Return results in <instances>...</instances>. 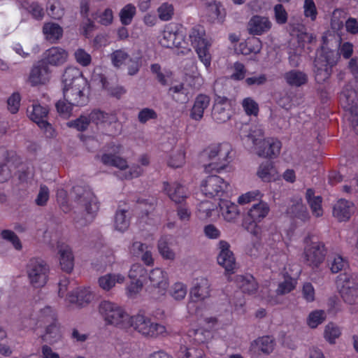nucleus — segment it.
I'll return each instance as SVG.
<instances>
[{
	"label": "nucleus",
	"instance_id": "63",
	"mask_svg": "<svg viewBox=\"0 0 358 358\" xmlns=\"http://www.w3.org/2000/svg\"><path fill=\"white\" fill-rule=\"evenodd\" d=\"M77 63L83 66H87L91 64L92 57L83 48H78L74 53Z\"/></svg>",
	"mask_w": 358,
	"mask_h": 358
},
{
	"label": "nucleus",
	"instance_id": "36",
	"mask_svg": "<svg viewBox=\"0 0 358 358\" xmlns=\"http://www.w3.org/2000/svg\"><path fill=\"white\" fill-rule=\"evenodd\" d=\"M352 206V203L345 199H340L334 206L333 215L340 222L348 220L351 215Z\"/></svg>",
	"mask_w": 358,
	"mask_h": 358
},
{
	"label": "nucleus",
	"instance_id": "48",
	"mask_svg": "<svg viewBox=\"0 0 358 358\" xmlns=\"http://www.w3.org/2000/svg\"><path fill=\"white\" fill-rule=\"evenodd\" d=\"M182 358H205V353L201 347L182 345L180 349Z\"/></svg>",
	"mask_w": 358,
	"mask_h": 358
},
{
	"label": "nucleus",
	"instance_id": "42",
	"mask_svg": "<svg viewBox=\"0 0 358 358\" xmlns=\"http://www.w3.org/2000/svg\"><path fill=\"white\" fill-rule=\"evenodd\" d=\"M168 94L177 103H185L189 100L188 91L183 83L169 87Z\"/></svg>",
	"mask_w": 358,
	"mask_h": 358
},
{
	"label": "nucleus",
	"instance_id": "27",
	"mask_svg": "<svg viewBox=\"0 0 358 358\" xmlns=\"http://www.w3.org/2000/svg\"><path fill=\"white\" fill-rule=\"evenodd\" d=\"M164 190L169 197L176 203H182L187 198L185 188L180 183L170 184L168 182H164Z\"/></svg>",
	"mask_w": 358,
	"mask_h": 358
},
{
	"label": "nucleus",
	"instance_id": "46",
	"mask_svg": "<svg viewBox=\"0 0 358 358\" xmlns=\"http://www.w3.org/2000/svg\"><path fill=\"white\" fill-rule=\"evenodd\" d=\"M101 162L105 165L115 166L121 170L126 169L128 167L125 159L113 154H103L101 157Z\"/></svg>",
	"mask_w": 358,
	"mask_h": 358
},
{
	"label": "nucleus",
	"instance_id": "14",
	"mask_svg": "<svg viewBox=\"0 0 358 358\" xmlns=\"http://www.w3.org/2000/svg\"><path fill=\"white\" fill-rule=\"evenodd\" d=\"M305 242L306 246L302 255L303 263L312 268H317L325 259V245L320 241L308 243V238H306Z\"/></svg>",
	"mask_w": 358,
	"mask_h": 358
},
{
	"label": "nucleus",
	"instance_id": "38",
	"mask_svg": "<svg viewBox=\"0 0 358 358\" xmlns=\"http://www.w3.org/2000/svg\"><path fill=\"white\" fill-rule=\"evenodd\" d=\"M22 8L37 21H41L45 16V11L41 4L37 1L24 0L22 3Z\"/></svg>",
	"mask_w": 358,
	"mask_h": 358
},
{
	"label": "nucleus",
	"instance_id": "23",
	"mask_svg": "<svg viewBox=\"0 0 358 358\" xmlns=\"http://www.w3.org/2000/svg\"><path fill=\"white\" fill-rule=\"evenodd\" d=\"M2 155L4 157L5 162L0 164V182L7 181L11 177V171L7 167V163H12L15 166H17L20 163V158L15 152L12 150H3Z\"/></svg>",
	"mask_w": 358,
	"mask_h": 358
},
{
	"label": "nucleus",
	"instance_id": "31",
	"mask_svg": "<svg viewBox=\"0 0 358 358\" xmlns=\"http://www.w3.org/2000/svg\"><path fill=\"white\" fill-rule=\"evenodd\" d=\"M283 78L289 86L299 87L307 84L308 75L300 70L292 69L285 72Z\"/></svg>",
	"mask_w": 358,
	"mask_h": 358
},
{
	"label": "nucleus",
	"instance_id": "3",
	"mask_svg": "<svg viewBox=\"0 0 358 358\" xmlns=\"http://www.w3.org/2000/svg\"><path fill=\"white\" fill-rule=\"evenodd\" d=\"M125 330L132 328L145 338H156L166 334L165 326L152 321L151 318L141 313L129 317Z\"/></svg>",
	"mask_w": 358,
	"mask_h": 358
},
{
	"label": "nucleus",
	"instance_id": "4",
	"mask_svg": "<svg viewBox=\"0 0 358 358\" xmlns=\"http://www.w3.org/2000/svg\"><path fill=\"white\" fill-rule=\"evenodd\" d=\"M247 137L256 147L258 156L273 159L279 155L282 147L281 142L275 138H263L262 129L255 127L250 130Z\"/></svg>",
	"mask_w": 358,
	"mask_h": 358
},
{
	"label": "nucleus",
	"instance_id": "6",
	"mask_svg": "<svg viewBox=\"0 0 358 358\" xmlns=\"http://www.w3.org/2000/svg\"><path fill=\"white\" fill-rule=\"evenodd\" d=\"M337 62L338 56L334 50L322 48L317 53L314 61L315 81L320 84L326 82L331 74L332 67Z\"/></svg>",
	"mask_w": 358,
	"mask_h": 358
},
{
	"label": "nucleus",
	"instance_id": "28",
	"mask_svg": "<svg viewBox=\"0 0 358 358\" xmlns=\"http://www.w3.org/2000/svg\"><path fill=\"white\" fill-rule=\"evenodd\" d=\"M234 282L243 293L253 294L257 291L258 284L251 274L237 275Z\"/></svg>",
	"mask_w": 358,
	"mask_h": 358
},
{
	"label": "nucleus",
	"instance_id": "24",
	"mask_svg": "<svg viewBox=\"0 0 358 358\" xmlns=\"http://www.w3.org/2000/svg\"><path fill=\"white\" fill-rule=\"evenodd\" d=\"M68 57V52L60 47H52L44 53V62L48 65L59 66L63 64Z\"/></svg>",
	"mask_w": 358,
	"mask_h": 358
},
{
	"label": "nucleus",
	"instance_id": "51",
	"mask_svg": "<svg viewBox=\"0 0 358 358\" xmlns=\"http://www.w3.org/2000/svg\"><path fill=\"white\" fill-rule=\"evenodd\" d=\"M326 319V313L322 310H316L312 311L307 319L308 325L312 328H316L322 324Z\"/></svg>",
	"mask_w": 358,
	"mask_h": 358
},
{
	"label": "nucleus",
	"instance_id": "25",
	"mask_svg": "<svg viewBox=\"0 0 358 358\" xmlns=\"http://www.w3.org/2000/svg\"><path fill=\"white\" fill-rule=\"evenodd\" d=\"M50 78V71L48 65L43 62L34 66L29 75V81L32 85L45 84Z\"/></svg>",
	"mask_w": 358,
	"mask_h": 358
},
{
	"label": "nucleus",
	"instance_id": "29",
	"mask_svg": "<svg viewBox=\"0 0 358 358\" xmlns=\"http://www.w3.org/2000/svg\"><path fill=\"white\" fill-rule=\"evenodd\" d=\"M210 97L203 94H199L196 96L193 106L190 110V117L196 121L202 119L205 110L210 104Z\"/></svg>",
	"mask_w": 358,
	"mask_h": 358
},
{
	"label": "nucleus",
	"instance_id": "9",
	"mask_svg": "<svg viewBox=\"0 0 358 358\" xmlns=\"http://www.w3.org/2000/svg\"><path fill=\"white\" fill-rule=\"evenodd\" d=\"M99 310L107 324L124 329L128 324L129 315L114 303L103 301L99 304Z\"/></svg>",
	"mask_w": 358,
	"mask_h": 358
},
{
	"label": "nucleus",
	"instance_id": "57",
	"mask_svg": "<svg viewBox=\"0 0 358 358\" xmlns=\"http://www.w3.org/2000/svg\"><path fill=\"white\" fill-rule=\"evenodd\" d=\"M147 271L143 266L139 264H134L129 271V277L131 280H140L144 281L146 278Z\"/></svg>",
	"mask_w": 358,
	"mask_h": 358
},
{
	"label": "nucleus",
	"instance_id": "22",
	"mask_svg": "<svg viewBox=\"0 0 358 358\" xmlns=\"http://www.w3.org/2000/svg\"><path fill=\"white\" fill-rule=\"evenodd\" d=\"M271 25V22L268 17L255 15L250 20L248 29L250 34L259 36L268 31Z\"/></svg>",
	"mask_w": 358,
	"mask_h": 358
},
{
	"label": "nucleus",
	"instance_id": "35",
	"mask_svg": "<svg viewBox=\"0 0 358 358\" xmlns=\"http://www.w3.org/2000/svg\"><path fill=\"white\" fill-rule=\"evenodd\" d=\"M220 213L227 222L234 221L238 215V206L231 201L223 199L218 203Z\"/></svg>",
	"mask_w": 358,
	"mask_h": 358
},
{
	"label": "nucleus",
	"instance_id": "20",
	"mask_svg": "<svg viewBox=\"0 0 358 358\" xmlns=\"http://www.w3.org/2000/svg\"><path fill=\"white\" fill-rule=\"evenodd\" d=\"M229 244L225 241L219 242L220 250L217 256V263L222 266L228 273H233L236 268V259L229 249Z\"/></svg>",
	"mask_w": 358,
	"mask_h": 358
},
{
	"label": "nucleus",
	"instance_id": "7",
	"mask_svg": "<svg viewBox=\"0 0 358 358\" xmlns=\"http://www.w3.org/2000/svg\"><path fill=\"white\" fill-rule=\"evenodd\" d=\"M189 38L201 62L206 67L210 66L211 55L209 49L211 43L206 36L205 28L200 24L194 26L189 31Z\"/></svg>",
	"mask_w": 358,
	"mask_h": 358
},
{
	"label": "nucleus",
	"instance_id": "61",
	"mask_svg": "<svg viewBox=\"0 0 358 358\" xmlns=\"http://www.w3.org/2000/svg\"><path fill=\"white\" fill-rule=\"evenodd\" d=\"M263 194L259 190H253L248 192L241 195L238 199V203L243 205L249 203L251 201L262 199Z\"/></svg>",
	"mask_w": 358,
	"mask_h": 358
},
{
	"label": "nucleus",
	"instance_id": "39",
	"mask_svg": "<svg viewBox=\"0 0 358 358\" xmlns=\"http://www.w3.org/2000/svg\"><path fill=\"white\" fill-rule=\"evenodd\" d=\"M287 214L293 218L299 219L303 222L310 218L309 213L302 202L296 201L287 209Z\"/></svg>",
	"mask_w": 358,
	"mask_h": 358
},
{
	"label": "nucleus",
	"instance_id": "17",
	"mask_svg": "<svg viewBox=\"0 0 358 358\" xmlns=\"http://www.w3.org/2000/svg\"><path fill=\"white\" fill-rule=\"evenodd\" d=\"M353 94H356L355 91L350 90V86L346 85L340 94V101L345 110L350 113L351 126L358 134V106L353 98Z\"/></svg>",
	"mask_w": 358,
	"mask_h": 358
},
{
	"label": "nucleus",
	"instance_id": "21",
	"mask_svg": "<svg viewBox=\"0 0 358 358\" xmlns=\"http://www.w3.org/2000/svg\"><path fill=\"white\" fill-rule=\"evenodd\" d=\"M59 264L63 271L69 273L74 266V256L71 247L64 243H57Z\"/></svg>",
	"mask_w": 358,
	"mask_h": 358
},
{
	"label": "nucleus",
	"instance_id": "1",
	"mask_svg": "<svg viewBox=\"0 0 358 358\" xmlns=\"http://www.w3.org/2000/svg\"><path fill=\"white\" fill-rule=\"evenodd\" d=\"M63 94L66 102L74 106H83L88 97L83 93L84 80L82 72L77 68L68 67L62 75Z\"/></svg>",
	"mask_w": 358,
	"mask_h": 358
},
{
	"label": "nucleus",
	"instance_id": "26",
	"mask_svg": "<svg viewBox=\"0 0 358 358\" xmlns=\"http://www.w3.org/2000/svg\"><path fill=\"white\" fill-rule=\"evenodd\" d=\"M187 338L191 346L199 347L200 345L208 343L211 339L212 332L201 327L190 329L187 331Z\"/></svg>",
	"mask_w": 358,
	"mask_h": 358
},
{
	"label": "nucleus",
	"instance_id": "13",
	"mask_svg": "<svg viewBox=\"0 0 358 358\" xmlns=\"http://www.w3.org/2000/svg\"><path fill=\"white\" fill-rule=\"evenodd\" d=\"M184 38L182 26L171 22L164 26L159 37V43L162 47L166 48H180L184 42Z\"/></svg>",
	"mask_w": 358,
	"mask_h": 358
},
{
	"label": "nucleus",
	"instance_id": "64",
	"mask_svg": "<svg viewBox=\"0 0 358 358\" xmlns=\"http://www.w3.org/2000/svg\"><path fill=\"white\" fill-rule=\"evenodd\" d=\"M55 106L58 113L61 116L67 118L70 117L73 110V106H74L69 103V102H66L64 99V100L58 101L56 103Z\"/></svg>",
	"mask_w": 358,
	"mask_h": 358
},
{
	"label": "nucleus",
	"instance_id": "10",
	"mask_svg": "<svg viewBox=\"0 0 358 358\" xmlns=\"http://www.w3.org/2000/svg\"><path fill=\"white\" fill-rule=\"evenodd\" d=\"M27 273L31 285L35 288H41L48 281L49 267L41 259L31 258L27 264Z\"/></svg>",
	"mask_w": 358,
	"mask_h": 358
},
{
	"label": "nucleus",
	"instance_id": "16",
	"mask_svg": "<svg viewBox=\"0 0 358 358\" xmlns=\"http://www.w3.org/2000/svg\"><path fill=\"white\" fill-rule=\"evenodd\" d=\"M73 192L76 194V201L85 206L87 215L92 220L99 208V202L94 193L90 189L80 186L73 187Z\"/></svg>",
	"mask_w": 358,
	"mask_h": 358
},
{
	"label": "nucleus",
	"instance_id": "5",
	"mask_svg": "<svg viewBox=\"0 0 358 358\" xmlns=\"http://www.w3.org/2000/svg\"><path fill=\"white\" fill-rule=\"evenodd\" d=\"M232 150L231 145L228 143L212 144L208 146L201 153L203 157H207L212 161L205 166V170H215L220 172L223 170L229 162V155Z\"/></svg>",
	"mask_w": 358,
	"mask_h": 358
},
{
	"label": "nucleus",
	"instance_id": "37",
	"mask_svg": "<svg viewBox=\"0 0 358 358\" xmlns=\"http://www.w3.org/2000/svg\"><path fill=\"white\" fill-rule=\"evenodd\" d=\"M306 199L310 207L313 215L317 217L322 216L323 214L322 197L320 196H315L314 189L308 188L306 192Z\"/></svg>",
	"mask_w": 358,
	"mask_h": 358
},
{
	"label": "nucleus",
	"instance_id": "50",
	"mask_svg": "<svg viewBox=\"0 0 358 358\" xmlns=\"http://www.w3.org/2000/svg\"><path fill=\"white\" fill-rule=\"evenodd\" d=\"M127 210H117L115 215V227L120 231H124L129 226V219L127 217Z\"/></svg>",
	"mask_w": 358,
	"mask_h": 358
},
{
	"label": "nucleus",
	"instance_id": "33",
	"mask_svg": "<svg viewBox=\"0 0 358 358\" xmlns=\"http://www.w3.org/2000/svg\"><path fill=\"white\" fill-rule=\"evenodd\" d=\"M210 284L206 278H201L190 290V296L194 301L203 300L210 296Z\"/></svg>",
	"mask_w": 358,
	"mask_h": 358
},
{
	"label": "nucleus",
	"instance_id": "32",
	"mask_svg": "<svg viewBox=\"0 0 358 358\" xmlns=\"http://www.w3.org/2000/svg\"><path fill=\"white\" fill-rule=\"evenodd\" d=\"M262 48L261 40L252 35L248 37L246 40L241 42L238 45V52L244 55H249L252 53H259Z\"/></svg>",
	"mask_w": 358,
	"mask_h": 358
},
{
	"label": "nucleus",
	"instance_id": "58",
	"mask_svg": "<svg viewBox=\"0 0 358 358\" xmlns=\"http://www.w3.org/2000/svg\"><path fill=\"white\" fill-rule=\"evenodd\" d=\"M157 13L161 20L168 21L172 18L174 8L172 4L164 3L158 8Z\"/></svg>",
	"mask_w": 358,
	"mask_h": 358
},
{
	"label": "nucleus",
	"instance_id": "41",
	"mask_svg": "<svg viewBox=\"0 0 358 358\" xmlns=\"http://www.w3.org/2000/svg\"><path fill=\"white\" fill-rule=\"evenodd\" d=\"M43 31L47 39L53 43H56L63 36V29L56 23H45L43 27Z\"/></svg>",
	"mask_w": 358,
	"mask_h": 358
},
{
	"label": "nucleus",
	"instance_id": "18",
	"mask_svg": "<svg viewBox=\"0 0 358 358\" xmlns=\"http://www.w3.org/2000/svg\"><path fill=\"white\" fill-rule=\"evenodd\" d=\"M231 101L226 96L217 95L212 111L213 120L219 124L224 123L231 118Z\"/></svg>",
	"mask_w": 358,
	"mask_h": 358
},
{
	"label": "nucleus",
	"instance_id": "40",
	"mask_svg": "<svg viewBox=\"0 0 358 358\" xmlns=\"http://www.w3.org/2000/svg\"><path fill=\"white\" fill-rule=\"evenodd\" d=\"M274 345V340L268 336L258 338L251 344L252 348H257L259 351L266 355H268L273 352Z\"/></svg>",
	"mask_w": 358,
	"mask_h": 358
},
{
	"label": "nucleus",
	"instance_id": "19",
	"mask_svg": "<svg viewBox=\"0 0 358 358\" xmlns=\"http://www.w3.org/2000/svg\"><path fill=\"white\" fill-rule=\"evenodd\" d=\"M29 113V117L31 120L38 124V126L45 130V132L48 137H52L55 134V130L52 125L46 120L47 115L48 114V109L46 107H43L40 104H33L32 110Z\"/></svg>",
	"mask_w": 358,
	"mask_h": 358
},
{
	"label": "nucleus",
	"instance_id": "45",
	"mask_svg": "<svg viewBox=\"0 0 358 358\" xmlns=\"http://www.w3.org/2000/svg\"><path fill=\"white\" fill-rule=\"evenodd\" d=\"M136 14V7L132 3H127L122 8L119 17L123 26L129 25Z\"/></svg>",
	"mask_w": 358,
	"mask_h": 358
},
{
	"label": "nucleus",
	"instance_id": "53",
	"mask_svg": "<svg viewBox=\"0 0 358 358\" xmlns=\"http://www.w3.org/2000/svg\"><path fill=\"white\" fill-rule=\"evenodd\" d=\"M241 105L247 115L257 116L259 111V105L252 98L246 97L243 99Z\"/></svg>",
	"mask_w": 358,
	"mask_h": 358
},
{
	"label": "nucleus",
	"instance_id": "60",
	"mask_svg": "<svg viewBox=\"0 0 358 358\" xmlns=\"http://www.w3.org/2000/svg\"><path fill=\"white\" fill-rule=\"evenodd\" d=\"M158 250L161 255L166 259L175 258L174 252L169 247L164 238L162 237L158 241Z\"/></svg>",
	"mask_w": 358,
	"mask_h": 358
},
{
	"label": "nucleus",
	"instance_id": "43",
	"mask_svg": "<svg viewBox=\"0 0 358 358\" xmlns=\"http://www.w3.org/2000/svg\"><path fill=\"white\" fill-rule=\"evenodd\" d=\"M155 202L153 199H138L135 210L138 214L141 220H143L147 218L149 214L155 209Z\"/></svg>",
	"mask_w": 358,
	"mask_h": 358
},
{
	"label": "nucleus",
	"instance_id": "8",
	"mask_svg": "<svg viewBox=\"0 0 358 358\" xmlns=\"http://www.w3.org/2000/svg\"><path fill=\"white\" fill-rule=\"evenodd\" d=\"M336 283L343 301L350 305L358 302V274L341 273Z\"/></svg>",
	"mask_w": 358,
	"mask_h": 358
},
{
	"label": "nucleus",
	"instance_id": "34",
	"mask_svg": "<svg viewBox=\"0 0 358 358\" xmlns=\"http://www.w3.org/2000/svg\"><path fill=\"white\" fill-rule=\"evenodd\" d=\"M94 298L90 287L78 289L76 292L68 294L69 302L83 306L88 304Z\"/></svg>",
	"mask_w": 358,
	"mask_h": 358
},
{
	"label": "nucleus",
	"instance_id": "55",
	"mask_svg": "<svg viewBox=\"0 0 358 358\" xmlns=\"http://www.w3.org/2000/svg\"><path fill=\"white\" fill-rule=\"evenodd\" d=\"M185 162V152L183 149H180L176 152H173L168 160V165L172 168L181 167Z\"/></svg>",
	"mask_w": 358,
	"mask_h": 358
},
{
	"label": "nucleus",
	"instance_id": "44",
	"mask_svg": "<svg viewBox=\"0 0 358 358\" xmlns=\"http://www.w3.org/2000/svg\"><path fill=\"white\" fill-rule=\"evenodd\" d=\"M124 276L121 274H107L99 278V286L104 290H109L115 283H122Z\"/></svg>",
	"mask_w": 358,
	"mask_h": 358
},
{
	"label": "nucleus",
	"instance_id": "49",
	"mask_svg": "<svg viewBox=\"0 0 358 358\" xmlns=\"http://www.w3.org/2000/svg\"><path fill=\"white\" fill-rule=\"evenodd\" d=\"M297 280L288 274L285 275V279L278 284L276 292L278 294H285L294 290L296 286Z\"/></svg>",
	"mask_w": 358,
	"mask_h": 358
},
{
	"label": "nucleus",
	"instance_id": "54",
	"mask_svg": "<svg viewBox=\"0 0 358 358\" xmlns=\"http://www.w3.org/2000/svg\"><path fill=\"white\" fill-rule=\"evenodd\" d=\"M303 9L306 18L310 20L312 22L316 20L318 11L313 0H304Z\"/></svg>",
	"mask_w": 358,
	"mask_h": 358
},
{
	"label": "nucleus",
	"instance_id": "59",
	"mask_svg": "<svg viewBox=\"0 0 358 358\" xmlns=\"http://www.w3.org/2000/svg\"><path fill=\"white\" fill-rule=\"evenodd\" d=\"M128 57V53L123 50H116L110 55L112 64L115 67L122 65Z\"/></svg>",
	"mask_w": 358,
	"mask_h": 358
},
{
	"label": "nucleus",
	"instance_id": "2",
	"mask_svg": "<svg viewBox=\"0 0 358 358\" xmlns=\"http://www.w3.org/2000/svg\"><path fill=\"white\" fill-rule=\"evenodd\" d=\"M269 211L270 208L268 203L261 201L252 206L243 220V227L258 240L253 244V248L248 251V254L252 257L258 255L259 248L261 246L259 241L262 233V229L259 224L268 215Z\"/></svg>",
	"mask_w": 358,
	"mask_h": 358
},
{
	"label": "nucleus",
	"instance_id": "11",
	"mask_svg": "<svg viewBox=\"0 0 358 358\" xmlns=\"http://www.w3.org/2000/svg\"><path fill=\"white\" fill-rule=\"evenodd\" d=\"M229 184L221 177L216 175L208 176L201 183V189L203 194L209 198L223 199L228 196Z\"/></svg>",
	"mask_w": 358,
	"mask_h": 358
},
{
	"label": "nucleus",
	"instance_id": "15",
	"mask_svg": "<svg viewBox=\"0 0 358 358\" xmlns=\"http://www.w3.org/2000/svg\"><path fill=\"white\" fill-rule=\"evenodd\" d=\"M150 285L147 291L152 294V297L156 299L164 296L169 287L167 273L159 268L152 269L148 276Z\"/></svg>",
	"mask_w": 358,
	"mask_h": 358
},
{
	"label": "nucleus",
	"instance_id": "12",
	"mask_svg": "<svg viewBox=\"0 0 358 358\" xmlns=\"http://www.w3.org/2000/svg\"><path fill=\"white\" fill-rule=\"evenodd\" d=\"M39 322H43L44 324H48L45 329V333L43 336V341L54 343L60 339V327L57 322L56 313L51 307L46 306L41 310Z\"/></svg>",
	"mask_w": 358,
	"mask_h": 358
},
{
	"label": "nucleus",
	"instance_id": "56",
	"mask_svg": "<svg viewBox=\"0 0 358 358\" xmlns=\"http://www.w3.org/2000/svg\"><path fill=\"white\" fill-rule=\"evenodd\" d=\"M110 115L99 109H94L89 114L90 122L96 125L107 122L110 120Z\"/></svg>",
	"mask_w": 358,
	"mask_h": 358
},
{
	"label": "nucleus",
	"instance_id": "47",
	"mask_svg": "<svg viewBox=\"0 0 358 358\" xmlns=\"http://www.w3.org/2000/svg\"><path fill=\"white\" fill-rule=\"evenodd\" d=\"M217 206L209 201H203L198 204L197 215L201 220H206L213 215Z\"/></svg>",
	"mask_w": 358,
	"mask_h": 358
},
{
	"label": "nucleus",
	"instance_id": "62",
	"mask_svg": "<svg viewBox=\"0 0 358 358\" xmlns=\"http://www.w3.org/2000/svg\"><path fill=\"white\" fill-rule=\"evenodd\" d=\"M1 237L10 241L13 247L17 250H20L22 248V243L17 236L11 230L4 229L1 233Z\"/></svg>",
	"mask_w": 358,
	"mask_h": 358
},
{
	"label": "nucleus",
	"instance_id": "30",
	"mask_svg": "<svg viewBox=\"0 0 358 358\" xmlns=\"http://www.w3.org/2000/svg\"><path fill=\"white\" fill-rule=\"evenodd\" d=\"M257 176L264 182H270L278 179L279 175L273 162H262L257 170Z\"/></svg>",
	"mask_w": 358,
	"mask_h": 358
},
{
	"label": "nucleus",
	"instance_id": "52",
	"mask_svg": "<svg viewBox=\"0 0 358 358\" xmlns=\"http://www.w3.org/2000/svg\"><path fill=\"white\" fill-rule=\"evenodd\" d=\"M341 334L340 328L333 322L329 323L324 329V338L331 344L336 342V339L339 338Z\"/></svg>",
	"mask_w": 358,
	"mask_h": 358
}]
</instances>
